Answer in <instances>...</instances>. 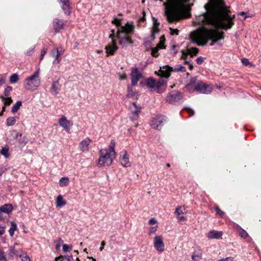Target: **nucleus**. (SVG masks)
Returning <instances> with one entry per match:
<instances>
[{
  "instance_id": "4",
  "label": "nucleus",
  "mask_w": 261,
  "mask_h": 261,
  "mask_svg": "<svg viewBox=\"0 0 261 261\" xmlns=\"http://www.w3.org/2000/svg\"><path fill=\"white\" fill-rule=\"evenodd\" d=\"M204 8L206 10L204 13L231 12L224 0H208L204 5Z\"/></svg>"
},
{
  "instance_id": "7",
  "label": "nucleus",
  "mask_w": 261,
  "mask_h": 261,
  "mask_svg": "<svg viewBox=\"0 0 261 261\" xmlns=\"http://www.w3.org/2000/svg\"><path fill=\"white\" fill-rule=\"evenodd\" d=\"M194 89L201 93L207 94L212 92L213 88L210 85H206L202 81H198L196 85L194 87Z\"/></svg>"
},
{
  "instance_id": "60",
  "label": "nucleus",
  "mask_w": 261,
  "mask_h": 261,
  "mask_svg": "<svg viewBox=\"0 0 261 261\" xmlns=\"http://www.w3.org/2000/svg\"><path fill=\"white\" fill-rule=\"evenodd\" d=\"M192 258L193 260L197 261L200 259V256L198 255L193 254L192 256Z\"/></svg>"
},
{
  "instance_id": "12",
  "label": "nucleus",
  "mask_w": 261,
  "mask_h": 261,
  "mask_svg": "<svg viewBox=\"0 0 261 261\" xmlns=\"http://www.w3.org/2000/svg\"><path fill=\"white\" fill-rule=\"evenodd\" d=\"M120 162L121 165L124 167H128L130 166L131 163L129 161V156L126 151L120 152Z\"/></svg>"
},
{
  "instance_id": "6",
  "label": "nucleus",
  "mask_w": 261,
  "mask_h": 261,
  "mask_svg": "<svg viewBox=\"0 0 261 261\" xmlns=\"http://www.w3.org/2000/svg\"><path fill=\"white\" fill-rule=\"evenodd\" d=\"M99 153L100 155L98 159L99 166H110L112 163L114 158L108 154V151L106 149H101Z\"/></svg>"
},
{
  "instance_id": "34",
  "label": "nucleus",
  "mask_w": 261,
  "mask_h": 261,
  "mask_svg": "<svg viewBox=\"0 0 261 261\" xmlns=\"http://www.w3.org/2000/svg\"><path fill=\"white\" fill-rule=\"evenodd\" d=\"M16 119L14 117H9L7 119L6 124L8 126L14 125L16 123Z\"/></svg>"
},
{
  "instance_id": "2",
  "label": "nucleus",
  "mask_w": 261,
  "mask_h": 261,
  "mask_svg": "<svg viewBox=\"0 0 261 261\" xmlns=\"http://www.w3.org/2000/svg\"><path fill=\"white\" fill-rule=\"evenodd\" d=\"M190 0H167L163 3L164 15L169 23H174L190 17L191 5L187 3Z\"/></svg>"
},
{
  "instance_id": "3",
  "label": "nucleus",
  "mask_w": 261,
  "mask_h": 261,
  "mask_svg": "<svg viewBox=\"0 0 261 261\" xmlns=\"http://www.w3.org/2000/svg\"><path fill=\"white\" fill-rule=\"evenodd\" d=\"M133 27L127 25L122 27L119 30L115 31L112 30L109 35V38L111 39V43L108 44L105 47L107 56H112L118 49L116 45V41L114 38L118 40V43L122 47H126L128 45H132L134 43L130 35L132 34Z\"/></svg>"
},
{
  "instance_id": "15",
  "label": "nucleus",
  "mask_w": 261,
  "mask_h": 261,
  "mask_svg": "<svg viewBox=\"0 0 261 261\" xmlns=\"http://www.w3.org/2000/svg\"><path fill=\"white\" fill-rule=\"evenodd\" d=\"M141 76V74L140 73L139 70L137 68H133L131 72L132 85H136Z\"/></svg>"
},
{
  "instance_id": "22",
  "label": "nucleus",
  "mask_w": 261,
  "mask_h": 261,
  "mask_svg": "<svg viewBox=\"0 0 261 261\" xmlns=\"http://www.w3.org/2000/svg\"><path fill=\"white\" fill-rule=\"evenodd\" d=\"M112 23L113 24H114L116 26L117 29V31L119 30L120 29H121L122 27H125L127 25H130V26H132V27H133L132 33H133V32L134 31V25L133 24L127 23L124 25H121L120 20L118 19V18H115L112 20Z\"/></svg>"
},
{
  "instance_id": "17",
  "label": "nucleus",
  "mask_w": 261,
  "mask_h": 261,
  "mask_svg": "<svg viewBox=\"0 0 261 261\" xmlns=\"http://www.w3.org/2000/svg\"><path fill=\"white\" fill-rule=\"evenodd\" d=\"M91 142L89 138H86L82 141L79 144V148L82 152H88L89 151V146Z\"/></svg>"
},
{
  "instance_id": "43",
  "label": "nucleus",
  "mask_w": 261,
  "mask_h": 261,
  "mask_svg": "<svg viewBox=\"0 0 261 261\" xmlns=\"http://www.w3.org/2000/svg\"><path fill=\"white\" fill-rule=\"evenodd\" d=\"M20 257H22V261H30V258L29 255H28L25 253H24L23 252H22V256Z\"/></svg>"
},
{
  "instance_id": "18",
  "label": "nucleus",
  "mask_w": 261,
  "mask_h": 261,
  "mask_svg": "<svg viewBox=\"0 0 261 261\" xmlns=\"http://www.w3.org/2000/svg\"><path fill=\"white\" fill-rule=\"evenodd\" d=\"M61 88V85L59 83V80L54 81L51 84V86L50 89V93L54 95H57Z\"/></svg>"
},
{
  "instance_id": "16",
  "label": "nucleus",
  "mask_w": 261,
  "mask_h": 261,
  "mask_svg": "<svg viewBox=\"0 0 261 261\" xmlns=\"http://www.w3.org/2000/svg\"><path fill=\"white\" fill-rule=\"evenodd\" d=\"M171 71H172V68L166 66L161 68L158 72H156V73L161 77L167 78L170 76Z\"/></svg>"
},
{
  "instance_id": "9",
  "label": "nucleus",
  "mask_w": 261,
  "mask_h": 261,
  "mask_svg": "<svg viewBox=\"0 0 261 261\" xmlns=\"http://www.w3.org/2000/svg\"><path fill=\"white\" fill-rule=\"evenodd\" d=\"M153 246L159 252H163L165 250V244L163 238L161 236H155L153 240Z\"/></svg>"
},
{
  "instance_id": "41",
  "label": "nucleus",
  "mask_w": 261,
  "mask_h": 261,
  "mask_svg": "<svg viewBox=\"0 0 261 261\" xmlns=\"http://www.w3.org/2000/svg\"><path fill=\"white\" fill-rule=\"evenodd\" d=\"M12 90V88L11 86H7L4 91V95L5 96H8L10 92Z\"/></svg>"
},
{
  "instance_id": "52",
  "label": "nucleus",
  "mask_w": 261,
  "mask_h": 261,
  "mask_svg": "<svg viewBox=\"0 0 261 261\" xmlns=\"http://www.w3.org/2000/svg\"><path fill=\"white\" fill-rule=\"evenodd\" d=\"M215 211L217 213V215H219V216H222L224 214V212L223 211H222L219 208V207L217 206L216 208H215Z\"/></svg>"
},
{
  "instance_id": "27",
  "label": "nucleus",
  "mask_w": 261,
  "mask_h": 261,
  "mask_svg": "<svg viewBox=\"0 0 261 261\" xmlns=\"http://www.w3.org/2000/svg\"><path fill=\"white\" fill-rule=\"evenodd\" d=\"M115 145V142L114 140H112L111 141L110 145L109 147L108 154L112 156L113 158H115L116 156V152L114 150V147Z\"/></svg>"
},
{
  "instance_id": "24",
  "label": "nucleus",
  "mask_w": 261,
  "mask_h": 261,
  "mask_svg": "<svg viewBox=\"0 0 261 261\" xmlns=\"http://www.w3.org/2000/svg\"><path fill=\"white\" fill-rule=\"evenodd\" d=\"M17 245L16 243L15 244L13 247L10 248V254L11 256L16 255L17 256H22V252H23L21 249H16L15 246Z\"/></svg>"
},
{
  "instance_id": "58",
  "label": "nucleus",
  "mask_w": 261,
  "mask_h": 261,
  "mask_svg": "<svg viewBox=\"0 0 261 261\" xmlns=\"http://www.w3.org/2000/svg\"><path fill=\"white\" fill-rule=\"evenodd\" d=\"M156 223V220L155 218H152L149 220V224L151 225L155 224Z\"/></svg>"
},
{
  "instance_id": "14",
  "label": "nucleus",
  "mask_w": 261,
  "mask_h": 261,
  "mask_svg": "<svg viewBox=\"0 0 261 261\" xmlns=\"http://www.w3.org/2000/svg\"><path fill=\"white\" fill-rule=\"evenodd\" d=\"M59 124L68 133L69 132L70 127L72 125V123L68 120L64 116H62L59 120Z\"/></svg>"
},
{
  "instance_id": "1",
  "label": "nucleus",
  "mask_w": 261,
  "mask_h": 261,
  "mask_svg": "<svg viewBox=\"0 0 261 261\" xmlns=\"http://www.w3.org/2000/svg\"><path fill=\"white\" fill-rule=\"evenodd\" d=\"M235 15L231 12L203 13L196 18L195 23L202 27L190 34L193 42L204 46L211 40V46L224 38V33L219 30L231 29L234 24Z\"/></svg>"
},
{
  "instance_id": "11",
  "label": "nucleus",
  "mask_w": 261,
  "mask_h": 261,
  "mask_svg": "<svg viewBox=\"0 0 261 261\" xmlns=\"http://www.w3.org/2000/svg\"><path fill=\"white\" fill-rule=\"evenodd\" d=\"M182 97L181 94L178 91H172L166 97V100L170 103H174Z\"/></svg>"
},
{
  "instance_id": "61",
  "label": "nucleus",
  "mask_w": 261,
  "mask_h": 261,
  "mask_svg": "<svg viewBox=\"0 0 261 261\" xmlns=\"http://www.w3.org/2000/svg\"><path fill=\"white\" fill-rule=\"evenodd\" d=\"M126 79V75L124 73L119 75V79L120 80H125Z\"/></svg>"
},
{
  "instance_id": "30",
  "label": "nucleus",
  "mask_w": 261,
  "mask_h": 261,
  "mask_svg": "<svg viewBox=\"0 0 261 261\" xmlns=\"http://www.w3.org/2000/svg\"><path fill=\"white\" fill-rule=\"evenodd\" d=\"M12 210V206L9 204H6L0 207V212L9 213Z\"/></svg>"
},
{
  "instance_id": "19",
  "label": "nucleus",
  "mask_w": 261,
  "mask_h": 261,
  "mask_svg": "<svg viewBox=\"0 0 261 261\" xmlns=\"http://www.w3.org/2000/svg\"><path fill=\"white\" fill-rule=\"evenodd\" d=\"M198 81H197L196 77H192L189 82V83L187 85L186 87L187 89L190 92H193L195 91L194 89V87L196 85Z\"/></svg>"
},
{
  "instance_id": "50",
  "label": "nucleus",
  "mask_w": 261,
  "mask_h": 261,
  "mask_svg": "<svg viewBox=\"0 0 261 261\" xmlns=\"http://www.w3.org/2000/svg\"><path fill=\"white\" fill-rule=\"evenodd\" d=\"M72 248L71 245H68L66 244L63 245V250L64 252H67L69 250V249Z\"/></svg>"
},
{
  "instance_id": "23",
  "label": "nucleus",
  "mask_w": 261,
  "mask_h": 261,
  "mask_svg": "<svg viewBox=\"0 0 261 261\" xmlns=\"http://www.w3.org/2000/svg\"><path fill=\"white\" fill-rule=\"evenodd\" d=\"M62 2V8L65 14L69 15L71 13L69 2L68 0H61Z\"/></svg>"
},
{
  "instance_id": "55",
  "label": "nucleus",
  "mask_w": 261,
  "mask_h": 261,
  "mask_svg": "<svg viewBox=\"0 0 261 261\" xmlns=\"http://www.w3.org/2000/svg\"><path fill=\"white\" fill-rule=\"evenodd\" d=\"M143 16L139 19V24H140L141 22L144 21L145 20V11H143Z\"/></svg>"
},
{
  "instance_id": "53",
  "label": "nucleus",
  "mask_w": 261,
  "mask_h": 261,
  "mask_svg": "<svg viewBox=\"0 0 261 261\" xmlns=\"http://www.w3.org/2000/svg\"><path fill=\"white\" fill-rule=\"evenodd\" d=\"M46 52H47L46 49H45V48L41 50V55H40V60H42L43 59L44 56L46 54Z\"/></svg>"
},
{
  "instance_id": "29",
  "label": "nucleus",
  "mask_w": 261,
  "mask_h": 261,
  "mask_svg": "<svg viewBox=\"0 0 261 261\" xmlns=\"http://www.w3.org/2000/svg\"><path fill=\"white\" fill-rule=\"evenodd\" d=\"M153 26L152 30V36L154 38V35L156 33H159V27L160 25V22H158V20L153 18Z\"/></svg>"
},
{
  "instance_id": "21",
  "label": "nucleus",
  "mask_w": 261,
  "mask_h": 261,
  "mask_svg": "<svg viewBox=\"0 0 261 261\" xmlns=\"http://www.w3.org/2000/svg\"><path fill=\"white\" fill-rule=\"evenodd\" d=\"M223 233L222 231H218L215 230H212L207 234V237L209 239H219L222 238Z\"/></svg>"
},
{
  "instance_id": "31",
  "label": "nucleus",
  "mask_w": 261,
  "mask_h": 261,
  "mask_svg": "<svg viewBox=\"0 0 261 261\" xmlns=\"http://www.w3.org/2000/svg\"><path fill=\"white\" fill-rule=\"evenodd\" d=\"M0 98L4 102L5 106H9L13 102V100L12 99L11 97H5V96L1 95L0 96Z\"/></svg>"
},
{
  "instance_id": "47",
  "label": "nucleus",
  "mask_w": 261,
  "mask_h": 261,
  "mask_svg": "<svg viewBox=\"0 0 261 261\" xmlns=\"http://www.w3.org/2000/svg\"><path fill=\"white\" fill-rule=\"evenodd\" d=\"M169 29L171 31L170 34L171 35H178L179 30L178 29H174L172 28H170Z\"/></svg>"
},
{
  "instance_id": "25",
  "label": "nucleus",
  "mask_w": 261,
  "mask_h": 261,
  "mask_svg": "<svg viewBox=\"0 0 261 261\" xmlns=\"http://www.w3.org/2000/svg\"><path fill=\"white\" fill-rule=\"evenodd\" d=\"M131 112L133 114L137 117L141 111V108L138 107L135 102L133 103L130 107Z\"/></svg>"
},
{
  "instance_id": "35",
  "label": "nucleus",
  "mask_w": 261,
  "mask_h": 261,
  "mask_svg": "<svg viewBox=\"0 0 261 261\" xmlns=\"http://www.w3.org/2000/svg\"><path fill=\"white\" fill-rule=\"evenodd\" d=\"M185 208L184 206H178L175 211V214L177 216H179L180 215L185 213Z\"/></svg>"
},
{
  "instance_id": "8",
  "label": "nucleus",
  "mask_w": 261,
  "mask_h": 261,
  "mask_svg": "<svg viewBox=\"0 0 261 261\" xmlns=\"http://www.w3.org/2000/svg\"><path fill=\"white\" fill-rule=\"evenodd\" d=\"M147 86L149 88H153L155 87L157 88V92L161 93L162 91L160 90V88L162 87L163 89L165 88L166 86L164 85V81H159L156 82L153 79H149L147 81L146 83Z\"/></svg>"
},
{
  "instance_id": "63",
  "label": "nucleus",
  "mask_w": 261,
  "mask_h": 261,
  "mask_svg": "<svg viewBox=\"0 0 261 261\" xmlns=\"http://www.w3.org/2000/svg\"><path fill=\"white\" fill-rule=\"evenodd\" d=\"M105 244H106V243H105V242L104 241H102L101 242V244H100L101 246H100V247L99 248L100 251H102L103 249V248H104V246H105Z\"/></svg>"
},
{
  "instance_id": "26",
  "label": "nucleus",
  "mask_w": 261,
  "mask_h": 261,
  "mask_svg": "<svg viewBox=\"0 0 261 261\" xmlns=\"http://www.w3.org/2000/svg\"><path fill=\"white\" fill-rule=\"evenodd\" d=\"M51 55L53 57L56 58V59L53 61L54 64H58L60 61L59 58L61 54L58 48H55L51 51Z\"/></svg>"
},
{
  "instance_id": "49",
  "label": "nucleus",
  "mask_w": 261,
  "mask_h": 261,
  "mask_svg": "<svg viewBox=\"0 0 261 261\" xmlns=\"http://www.w3.org/2000/svg\"><path fill=\"white\" fill-rule=\"evenodd\" d=\"M158 48H154L151 52L152 55L154 57H157L158 56Z\"/></svg>"
},
{
  "instance_id": "13",
  "label": "nucleus",
  "mask_w": 261,
  "mask_h": 261,
  "mask_svg": "<svg viewBox=\"0 0 261 261\" xmlns=\"http://www.w3.org/2000/svg\"><path fill=\"white\" fill-rule=\"evenodd\" d=\"M66 22L62 19L56 18L53 20V29L56 32H59L66 25Z\"/></svg>"
},
{
  "instance_id": "64",
  "label": "nucleus",
  "mask_w": 261,
  "mask_h": 261,
  "mask_svg": "<svg viewBox=\"0 0 261 261\" xmlns=\"http://www.w3.org/2000/svg\"><path fill=\"white\" fill-rule=\"evenodd\" d=\"M224 261H233V257H228L226 258H223Z\"/></svg>"
},
{
  "instance_id": "20",
  "label": "nucleus",
  "mask_w": 261,
  "mask_h": 261,
  "mask_svg": "<svg viewBox=\"0 0 261 261\" xmlns=\"http://www.w3.org/2000/svg\"><path fill=\"white\" fill-rule=\"evenodd\" d=\"M198 49L196 47H192L191 48H190L188 50V53H186L184 50H182V57L181 58L183 59H186L187 57L188 56V54L191 55V57H193V56L196 55L198 53Z\"/></svg>"
},
{
  "instance_id": "62",
  "label": "nucleus",
  "mask_w": 261,
  "mask_h": 261,
  "mask_svg": "<svg viewBox=\"0 0 261 261\" xmlns=\"http://www.w3.org/2000/svg\"><path fill=\"white\" fill-rule=\"evenodd\" d=\"M34 48H30L28 50H27L26 53V55L28 56H30L33 52Z\"/></svg>"
},
{
  "instance_id": "56",
  "label": "nucleus",
  "mask_w": 261,
  "mask_h": 261,
  "mask_svg": "<svg viewBox=\"0 0 261 261\" xmlns=\"http://www.w3.org/2000/svg\"><path fill=\"white\" fill-rule=\"evenodd\" d=\"M187 112L190 114V116H193L194 114V111L190 108H187Z\"/></svg>"
},
{
  "instance_id": "59",
  "label": "nucleus",
  "mask_w": 261,
  "mask_h": 261,
  "mask_svg": "<svg viewBox=\"0 0 261 261\" xmlns=\"http://www.w3.org/2000/svg\"><path fill=\"white\" fill-rule=\"evenodd\" d=\"M5 258V256L4 255V252L0 250V260H3Z\"/></svg>"
},
{
  "instance_id": "46",
  "label": "nucleus",
  "mask_w": 261,
  "mask_h": 261,
  "mask_svg": "<svg viewBox=\"0 0 261 261\" xmlns=\"http://www.w3.org/2000/svg\"><path fill=\"white\" fill-rule=\"evenodd\" d=\"M239 15L241 16L239 17V19L242 21L245 20L247 18L246 14L244 12H240L239 13Z\"/></svg>"
},
{
  "instance_id": "32",
  "label": "nucleus",
  "mask_w": 261,
  "mask_h": 261,
  "mask_svg": "<svg viewBox=\"0 0 261 261\" xmlns=\"http://www.w3.org/2000/svg\"><path fill=\"white\" fill-rule=\"evenodd\" d=\"M11 227L9 230V232L11 237H13L14 234V231L16 230L17 228V224L15 222L12 221L11 222Z\"/></svg>"
},
{
  "instance_id": "36",
  "label": "nucleus",
  "mask_w": 261,
  "mask_h": 261,
  "mask_svg": "<svg viewBox=\"0 0 261 261\" xmlns=\"http://www.w3.org/2000/svg\"><path fill=\"white\" fill-rule=\"evenodd\" d=\"M22 105L21 101H18L12 107L11 111L13 113H15L19 109L20 107Z\"/></svg>"
},
{
  "instance_id": "38",
  "label": "nucleus",
  "mask_w": 261,
  "mask_h": 261,
  "mask_svg": "<svg viewBox=\"0 0 261 261\" xmlns=\"http://www.w3.org/2000/svg\"><path fill=\"white\" fill-rule=\"evenodd\" d=\"M186 70V67L181 66V65H178L176 66L174 69L172 68V71H180L182 72H185Z\"/></svg>"
},
{
  "instance_id": "42",
  "label": "nucleus",
  "mask_w": 261,
  "mask_h": 261,
  "mask_svg": "<svg viewBox=\"0 0 261 261\" xmlns=\"http://www.w3.org/2000/svg\"><path fill=\"white\" fill-rule=\"evenodd\" d=\"M1 154L7 158L9 156V149L7 148H3L1 150Z\"/></svg>"
},
{
  "instance_id": "40",
  "label": "nucleus",
  "mask_w": 261,
  "mask_h": 261,
  "mask_svg": "<svg viewBox=\"0 0 261 261\" xmlns=\"http://www.w3.org/2000/svg\"><path fill=\"white\" fill-rule=\"evenodd\" d=\"M63 241L61 238H58L57 240L55 241L54 243L57 250H59L60 249V245L61 243H63Z\"/></svg>"
},
{
  "instance_id": "44",
  "label": "nucleus",
  "mask_w": 261,
  "mask_h": 261,
  "mask_svg": "<svg viewBox=\"0 0 261 261\" xmlns=\"http://www.w3.org/2000/svg\"><path fill=\"white\" fill-rule=\"evenodd\" d=\"M62 260L63 261H74V259L71 255H67V256H63Z\"/></svg>"
},
{
  "instance_id": "28",
  "label": "nucleus",
  "mask_w": 261,
  "mask_h": 261,
  "mask_svg": "<svg viewBox=\"0 0 261 261\" xmlns=\"http://www.w3.org/2000/svg\"><path fill=\"white\" fill-rule=\"evenodd\" d=\"M56 206L57 207H62L66 204V201L63 199V197L61 195H59L57 196L56 199Z\"/></svg>"
},
{
  "instance_id": "51",
  "label": "nucleus",
  "mask_w": 261,
  "mask_h": 261,
  "mask_svg": "<svg viewBox=\"0 0 261 261\" xmlns=\"http://www.w3.org/2000/svg\"><path fill=\"white\" fill-rule=\"evenodd\" d=\"M6 83V77L3 75L0 76V86L3 85Z\"/></svg>"
},
{
  "instance_id": "48",
  "label": "nucleus",
  "mask_w": 261,
  "mask_h": 261,
  "mask_svg": "<svg viewBox=\"0 0 261 261\" xmlns=\"http://www.w3.org/2000/svg\"><path fill=\"white\" fill-rule=\"evenodd\" d=\"M158 226H152L150 227L149 234H151L152 233H155V232L157 230Z\"/></svg>"
},
{
  "instance_id": "5",
  "label": "nucleus",
  "mask_w": 261,
  "mask_h": 261,
  "mask_svg": "<svg viewBox=\"0 0 261 261\" xmlns=\"http://www.w3.org/2000/svg\"><path fill=\"white\" fill-rule=\"evenodd\" d=\"M26 83L24 87L28 90H35L40 85V79L39 78V69L30 77L26 79Z\"/></svg>"
},
{
  "instance_id": "33",
  "label": "nucleus",
  "mask_w": 261,
  "mask_h": 261,
  "mask_svg": "<svg viewBox=\"0 0 261 261\" xmlns=\"http://www.w3.org/2000/svg\"><path fill=\"white\" fill-rule=\"evenodd\" d=\"M69 181V179L68 177H62L59 180V185L60 187L66 186Z\"/></svg>"
},
{
  "instance_id": "54",
  "label": "nucleus",
  "mask_w": 261,
  "mask_h": 261,
  "mask_svg": "<svg viewBox=\"0 0 261 261\" xmlns=\"http://www.w3.org/2000/svg\"><path fill=\"white\" fill-rule=\"evenodd\" d=\"M242 62L243 65H246V66L250 64V62H249V60L246 58L242 59Z\"/></svg>"
},
{
  "instance_id": "45",
  "label": "nucleus",
  "mask_w": 261,
  "mask_h": 261,
  "mask_svg": "<svg viewBox=\"0 0 261 261\" xmlns=\"http://www.w3.org/2000/svg\"><path fill=\"white\" fill-rule=\"evenodd\" d=\"M239 234L241 236V237L246 238L248 237V233L247 232L244 230H241L239 231Z\"/></svg>"
},
{
  "instance_id": "10",
  "label": "nucleus",
  "mask_w": 261,
  "mask_h": 261,
  "mask_svg": "<svg viewBox=\"0 0 261 261\" xmlns=\"http://www.w3.org/2000/svg\"><path fill=\"white\" fill-rule=\"evenodd\" d=\"M165 121V116H160L153 118L150 125L154 129H161L163 126L164 122Z\"/></svg>"
},
{
  "instance_id": "57",
  "label": "nucleus",
  "mask_w": 261,
  "mask_h": 261,
  "mask_svg": "<svg viewBox=\"0 0 261 261\" xmlns=\"http://www.w3.org/2000/svg\"><path fill=\"white\" fill-rule=\"evenodd\" d=\"M196 61L198 64H201L203 62V60L202 57H199L197 58Z\"/></svg>"
},
{
  "instance_id": "37",
  "label": "nucleus",
  "mask_w": 261,
  "mask_h": 261,
  "mask_svg": "<svg viewBox=\"0 0 261 261\" xmlns=\"http://www.w3.org/2000/svg\"><path fill=\"white\" fill-rule=\"evenodd\" d=\"M18 79L19 77L18 74L14 73L10 77V82L11 84L16 83L18 81Z\"/></svg>"
},
{
  "instance_id": "39",
  "label": "nucleus",
  "mask_w": 261,
  "mask_h": 261,
  "mask_svg": "<svg viewBox=\"0 0 261 261\" xmlns=\"http://www.w3.org/2000/svg\"><path fill=\"white\" fill-rule=\"evenodd\" d=\"M28 138L27 136H22L21 134L20 135L19 142L20 144H25L28 142Z\"/></svg>"
}]
</instances>
